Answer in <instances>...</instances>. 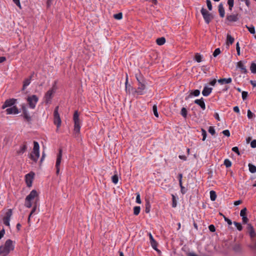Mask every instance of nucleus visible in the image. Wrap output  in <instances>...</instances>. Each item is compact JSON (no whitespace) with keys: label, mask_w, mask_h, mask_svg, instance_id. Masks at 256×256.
<instances>
[{"label":"nucleus","mask_w":256,"mask_h":256,"mask_svg":"<svg viewBox=\"0 0 256 256\" xmlns=\"http://www.w3.org/2000/svg\"><path fill=\"white\" fill-rule=\"evenodd\" d=\"M14 248V246L13 241L10 239H8L6 241L4 245L0 246V254H8Z\"/></svg>","instance_id":"obj_1"},{"label":"nucleus","mask_w":256,"mask_h":256,"mask_svg":"<svg viewBox=\"0 0 256 256\" xmlns=\"http://www.w3.org/2000/svg\"><path fill=\"white\" fill-rule=\"evenodd\" d=\"M79 115L78 110H75L73 115V120L74 122V131L76 136L80 134V129Z\"/></svg>","instance_id":"obj_2"},{"label":"nucleus","mask_w":256,"mask_h":256,"mask_svg":"<svg viewBox=\"0 0 256 256\" xmlns=\"http://www.w3.org/2000/svg\"><path fill=\"white\" fill-rule=\"evenodd\" d=\"M39 148L40 146L38 143L36 141H34L33 150L30 154V158L35 162L38 160L40 156Z\"/></svg>","instance_id":"obj_3"},{"label":"nucleus","mask_w":256,"mask_h":256,"mask_svg":"<svg viewBox=\"0 0 256 256\" xmlns=\"http://www.w3.org/2000/svg\"><path fill=\"white\" fill-rule=\"evenodd\" d=\"M200 12L203 16L205 22L206 24H209L210 22L214 18V15L208 12L204 8H202L200 10Z\"/></svg>","instance_id":"obj_4"},{"label":"nucleus","mask_w":256,"mask_h":256,"mask_svg":"<svg viewBox=\"0 0 256 256\" xmlns=\"http://www.w3.org/2000/svg\"><path fill=\"white\" fill-rule=\"evenodd\" d=\"M21 110L22 113L20 116L24 118L25 122H27L28 124H31L32 117L30 115L25 104H22L21 105Z\"/></svg>","instance_id":"obj_5"},{"label":"nucleus","mask_w":256,"mask_h":256,"mask_svg":"<svg viewBox=\"0 0 256 256\" xmlns=\"http://www.w3.org/2000/svg\"><path fill=\"white\" fill-rule=\"evenodd\" d=\"M56 81L54 82V84L53 85L52 88L49 90L44 95V100L46 104H48L50 102L52 98V94L55 92V90H56Z\"/></svg>","instance_id":"obj_6"},{"label":"nucleus","mask_w":256,"mask_h":256,"mask_svg":"<svg viewBox=\"0 0 256 256\" xmlns=\"http://www.w3.org/2000/svg\"><path fill=\"white\" fill-rule=\"evenodd\" d=\"M58 106H57L55 108L54 112V123L56 126L57 129L60 127L62 123L60 115L58 114Z\"/></svg>","instance_id":"obj_7"},{"label":"nucleus","mask_w":256,"mask_h":256,"mask_svg":"<svg viewBox=\"0 0 256 256\" xmlns=\"http://www.w3.org/2000/svg\"><path fill=\"white\" fill-rule=\"evenodd\" d=\"M38 98L35 94L28 96L27 98V102L29 105V107L32 109H34L35 108L36 104L38 102Z\"/></svg>","instance_id":"obj_8"},{"label":"nucleus","mask_w":256,"mask_h":256,"mask_svg":"<svg viewBox=\"0 0 256 256\" xmlns=\"http://www.w3.org/2000/svg\"><path fill=\"white\" fill-rule=\"evenodd\" d=\"M62 148H60L58 149V152L57 154L56 160V175H58L60 173V162L62 161Z\"/></svg>","instance_id":"obj_9"},{"label":"nucleus","mask_w":256,"mask_h":256,"mask_svg":"<svg viewBox=\"0 0 256 256\" xmlns=\"http://www.w3.org/2000/svg\"><path fill=\"white\" fill-rule=\"evenodd\" d=\"M34 176V173L32 172H30L25 176L26 183L28 187L32 186Z\"/></svg>","instance_id":"obj_10"},{"label":"nucleus","mask_w":256,"mask_h":256,"mask_svg":"<svg viewBox=\"0 0 256 256\" xmlns=\"http://www.w3.org/2000/svg\"><path fill=\"white\" fill-rule=\"evenodd\" d=\"M125 90L127 94H130L131 92L133 94H137L136 90L132 87L130 84H128V78L126 74V82H125Z\"/></svg>","instance_id":"obj_11"},{"label":"nucleus","mask_w":256,"mask_h":256,"mask_svg":"<svg viewBox=\"0 0 256 256\" xmlns=\"http://www.w3.org/2000/svg\"><path fill=\"white\" fill-rule=\"evenodd\" d=\"M239 14H227L226 18V23L227 22H236L239 20Z\"/></svg>","instance_id":"obj_12"},{"label":"nucleus","mask_w":256,"mask_h":256,"mask_svg":"<svg viewBox=\"0 0 256 256\" xmlns=\"http://www.w3.org/2000/svg\"><path fill=\"white\" fill-rule=\"evenodd\" d=\"M16 99L14 98L8 99L4 102V104L2 106V108L4 109L7 107L13 106L16 103Z\"/></svg>","instance_id":"obj_13"},{"label":"nucleus","mask_w":256,"mask_h":256,"mask_svg":"<svg viewBox=\"0 0 256 256\" xmlns=\"http://www.w3.org/2000/svg\"><path fill=\"white\" fill-rule=\"evenodd\" d=\"M148 236L150 238V244L152 248L158 252H160V251L157 248L158 244L156 242V241L154 239L152 234L150 233H149Z\"/></svg>","instance_id":"obj_14"},{"label":"nucleus","mask_w":256,"mask_h":256,"mask_svg":"<svg viewBox=\"0 0 256 256\" xmlns=\"http://www.w3.org/2000/svg\"><path fill=\"white\" fill-rule=\"evenodd\" d=\"M146 88V85L144 82H140L137 88V94L138 95H142L144 94V90Z\"/></svg>","instance_id":"obj_15"},{"label":"nucleus","mask_w":256,"mask_h":256,"mask_svg":"<svg viewBox=\"0 0 256 256\" xmlns=\"http://www.w3.org/2000/svg\"><path fill=\"white\" fill-rule=\"evenodd\" d=\"M8 114H16L20 112L19 110L16 106H14L12 107L8 108L6 110Z\"/></svg>","instance_id":"obj_16"},{"label":"nucleus","mask_w":256,"mask_h":256,"mask_svg":"<svg viewBox=\"0 0 256 256\" xmlns=\"http://www.w3.org/2000/svg\"><path fill=\"white\" fill-rule=\"evenodd\" d=\"M38 196V194L36 190H32L30 194L28 195L26 198V200H32Z\"/></svg>","instance_id":"obj_17"},{"label":"nucleus","mask_w":256,"mask_h":256,"mask_svg":"<svg viewBox=\"0 0 256 256\" xmlns=\"http://www.w3.org/2000/svg\"><path fill=\"white\" fill-rule=\"evenodd\" d=\"M194 104L198 105L202 110L206 109V104L204 102V99L202 98L200 99H196L194 101Z\"/></svg>","instance_id":"obj_18"},{"label":"nucleus","mask_w":256,"mask_h":256,"mask_svg":"<svg viewBox=\"0 0 256 256\" xmlns=\"http://www.w3.org/2000/svg\"><path fill=\"white\" fill-rule=\"evenodd\" d=\"M247 228L248 230L250 238H254L256 236V234L254 232V230L252 226L250 224H248Z\"/></svg>","instance_id":"obj_19"},{"label":"nucleus","mask_w":256,"mask_h":256,"mask_svg":"<svg viewBox=\"0 0 256 256\" xmlns=\"http://www.w3.org/2000/svg\"><path fill=\"white\" fill-rule=\"evenodd\" d=\"M26 149H27L26 142H24V144L22 146H20V150H17V152H16L18 156L22 154L26 151Z\"/></svg>","instance_id":"obj_20"},{"label":"nucleus","mask_w":256,"mask_h":256,"mask_svg":"<svg viewBox=\"0 0 256 256\" xmlns=\"http://www.w3.org/2000/svg\"><path fill=\"white\" fill-rule=\"evenodd\" d=\"M212 90V88L204 86L203 90L202 91V94L204 96H207L210 94Z\"/></svg>","instance_id":"obj_21"},{"label":"nucleus","mask_w":256,"mask_h":256,"mask_svg":"<svg viewBox=\"0 0 256 256\" xmlns=\"http://www.w3.org/2000/svg\"><path fill=\"white\" fill-rule=\"evenodd\" d=\"M237 66L238 68L240 69V72L242 73L246 74L248 71L246 69L245 66H244L242 61H240L238 62Z\"/></svg>","instance_id":"obj_22"},{"label":"nucleus","mask_w":256,"mask_h":256,"mask_svg":"<svg viewBox=\"0 0 256 256\" xmlns=\"http://www.w3.org/2000/svg\"><path fill=\"white\" fill-rule=\"evenodd\" d=\"M218 10L220 17L223 18L225 15V10L222 4L218 5Z\"/></svg>","instance_id":"obj_23"},{"label":"nucleus","mask_w":256,"mask_h":256,"mask_svg":"<svg viewBox=\"0 0 256 256\" xmlns=\"http://www.w3.org/2000/svg\"><path fill=\"white\" fill-rule=\"evenodd\" d=\"M232 79L231 78H220L218 80V82L221 84H230L232 82Z\"/></svg>","instance_id":"obj_24"},{"label":"nucleus","mask_w":256,"mask_h":256,"mask_svg":"<svg viewBox=\"0 0 256 256\" xmlns=\"http://www.w3.org/2000/svg\"><path fill=\"white\" fill-rule=\"evenodd\" d=\"M200 94V90H192L190 94L186 98V100H187L188 98H189L190 97H191L192 96H198Z\"/></svg>","instance_id":"obj_25"},{"label":"nucleus","mask_w":256,"mask_h":256,"mask_svg":"<svg viewBox=\"0 0 256 256\" xmlns=\"http://www.w3.org/2000/svg\"><path fill=\"white\" fill-rule=\"evenodd\" d=\"M234 38L230 34H227L226 36V44L230 45L232 44L234 42Z\"/></svg>","instance_id":"obj_26"},{"label":"nucleus","mask_w":256,"mask_h":256,"mask_svg":"<svg viewBox=\"0 0 256 256\" xmlns=\"http://www.w3.org/2000/svg\"><path fill=\"white\" fill-rule=\"evenodd\" d=\"M30 78H26L24 79L23 82V86L22 90H24L27 86H28L30 83Z\"/></svg>","instance_id":"obj_27"},{"label":"nucleus","mask_w":256,"mask_h":256,"mask_svg":"<svg viewBox=\"0 0 256 256\" xmlns=\"http://www.w3.org/2000/svg\"><path fill=\"white\" fill-rule=\"evenodd\" d=\"M156 42L158 45L162 46L166 42V38L164 37L158 38Z\"/></svg>","instance_id":"obj_28"},{"label":"nucleus","mask_w":256,"mask_h":256,"mask_svg":"<svg viewBox=\"0 0 256 256\" xmlns=\"http://www.w3.org/2000/svg\"><path fill=\"white\" fill-rule=\"evenodd\" d=\"M36 208H37V202L36 201L34 204V205L33 206V208H32V210L30 214H29V216H28V222H30V218L31 216L36 212Z\"/></svg>","instance_id":"obj_29"},{"label":"nucleus","mask_w":256,"mask_h":256,"mask_svg":"<svg viewBox=\"0 0 256 256\" xmlns=\"http://www.w3.org/2000/svg\"><path fill=\"white\" fill-rule=\"evenodd\" d=\"M233 250L236 252H240L242 250V247L240 244H236L233 246Z\"/></svg>","instance_id":"obj_30"},{"label":"nucleus","mask_w":256,"mask_h":256,"mask_svg":"<svg viewBox=\"0 0 256 256\" xmlns=\"http://www.w3.org/2000/svg\"><path fill=\"white\" fill-rule=\"evenodd\" d=\"M216 194L215 191L211 190L210 192V198L212 201H214L216 198Z\"/></svg>","instance_id":"obj_31"},{"label":"nucleus","mask_w":256,"mask_h":256,"mask_svg":"<svg viewBox=\"0 0 256 256\" xmlns=\"http://www.w3.org/2000/svg\"><path fill=\"white\" fill-rule=\"evenodd\" d=\"M249 170L252 173L256 172V166L252 164H248Z\"/></svg>","instance_id":"obj_32"},{"label":"nucleus","mask_w":256,"mask_h":256,"mask_svg":"<svg viewBox=\"0 0 256 256\" xmlns=\"http://www.w3.org/2000/svg\"><path fill=\"white\" fill-rule=\"evenodd\" d=\"M180 114L184 118H186L188 115V111L186 108L183 107L181 109Z\"/></svg>","instance_id":"obj_33"},{"label":"nucleus","mask_w":256,"mask_h":256,"mask_svg":"<svg viewBox=\"0 0 256 256\" xmlns=\"http://www.w3.org/2000/svg\"><path fill=\"white\" fill-rule=\"evenodd\" d=\"M12 214V209H8L6 213V216L4 218L10 219V218Z\"/></svg>","instance_id":"obj_34"},{"label":"nucleus","mask_w":256,"mask_h":256,"mask_svg":"<svg viewBox=\"0 0 256 256\" xmlns=\"http://www.w3.org/2000/svg\"><path fill=\"white\" fill-rule=\"evenodd\" d=\"M140 211V206H136L134 208V214L138 216Z\"/></svg>","instance_id":"obj_35"},{"label":"nucleus","mask_w":256,"mask_h":256,"mask_svg":"<svg viewBox=\"0 0 256 256\" xmlns=\"http://www.w3.org/2000/svg\"><path fill=\"white\" fill-rule=\"evenodd\" d=\"M246 28L248 29L249 32L252 34H254L256 33L255 28L252 25L250 26H246Z\"/></svg>","instance_id":"obj_36"},{"label":"nucleus","mask_w":256,"mask_h":256,"mask_svg":"<svg viewBox=\"0 0 256 256\" xmlns=\"http://www.w3.org/2000/svg\"><path fill=\"white\" fill-rule=\"evenodd\" d=\"M250 70L252 73L256 74V64L254 62L252 63L250 66Z\"/></svg>","instance_id":"obj_37"},{"label":"nucleus","mask_w":256,"mask_h":256,"mask_svg":"<svg viewBox=\"0 0 256 256\" xmlns=\"http://www.w3.org/2000/svg\"><path fill=\"white\" fill-rule=\"evenodd\" d=\"M228 9L230 11H232V8L234 5V0H228Z\"/></svg>","instance_id":"obj_38"},{"label":"nucleus","mask_w":256,"mask_h":256,"mask_svg":"<svg viewBox=\"0 0 256 256\" xmlns=\"http://www.w3.org/2000/svg\"><path fill=\"white\" fill-rule=\"evenodd\" d=\"M202 57L198 53H196L194 56V60L198 62H202Z\"/></svg>","instance_id":"obj_39"},{"label":"nucleus","mask_w":256,"mask_h":256,"mask_svg":"<svg viewBox=\"0 0 256 256\" xmlns=\"http://www.w3.org/2000/svg\"><path fill=\"white\" fill-rule=\"evenodd\" d=\"M112 180L114 184H116L118 181V178L117 174H115L112 177Z\"/></svg>","instance_id":"obj_40"},{"label":"nucleus","mask_w":256,"mask_h":256,"mask_svg":"<svg viewBox=\"0 0 256 256\" xmlns=\"http://www.w3.org/2000/svg\"><path fill=\"white\" fill-rule=\"evenodd\" d=\"M145 212L146 213H148L150 211V204L149 201H146L145 204Z\"/></svg>","instance_id":"obj_41"},{"label":"nucleus","mask_w":256,"mask_h":256,"mask_svg":"<svg viewBox=\"0 0 256 256\" xmlns=\"http://www.w3.org/2000/svg\"><path fill=\"white\" fill-rule=\"evenodd\" d=\"M234 224L235 225V226L236 227L237 229L239 231H241L242 230L243 228L240 223H239V222H234Z\"/></svg>","instance_id":"obj_42"},{"label":"nucleus","mask_w":256,"mask_h":256,"mask_svg":"<svg viewBox=\"0 0 256 256\" xmlns=\"http://www.w3.org/2000/svg\"><path fill=\"white\" fill-rule=\"evenodd\" d=\"M152 110H153L154 114V116H156V118H158V112L157 106L156 104L153 106H152Z\"/></svg>","instance_id":"obj_43"},{"label":"nucleus","mask_w":256,"mask_h":256,"mask_svg":"<svg viewBox=\"0 0 256 256\" xmlns=\"http://www.w3.org/2000/svg\"><path fill=\"white\" fill-rule=\"evenodd\" d=\"M224 164L226 168H228L232 166V162L228 159H226L224 160Z\"/></svg>","instance_id":"obj_44"},{"label":"nucleus","mask_w":256,"mask_h":256,"mask_svg":"<svg viewBox=\"0 0 256 256\" xmlns=\"http://www.w3.org/2000/svg\"><path fill=\"white\" fill-rule=\"evenodd\" d=\"M177 202L176 197L172 194V207L176 208V206Z\"/></svg>","instance_id":"obj_45"},{"label":"nucleus","mask_w":256,"mask_h":256,"mask_svg":"<svg viewBox=\"0 0 256 256\" xmlns=\"http://www.w3.org/2000/svg\"><path fill=\"white\" fill-rule=\"evenodd\" d=\"M247 209L246 208H242L240 212V216L242 217L246 216Z\"/></svg>","instance_id":"obj_46"},{"label":"nucleus","mask_w":256,"mask_h":256,"mask_svg":"<svg viewBox=\"0 0 256 256\" xmlns=\"http://www.w3.org/2000/svg\"><path fill=\"white\" fill-rule=\"evenodd\" d=\"M114 17L116 20H121L122 18V12H119L114 15Z\"/></svg>","instance_id":"obj_47"},{"label":"nucleus","mask_w":256,"mask_h":256,"mask_svg":"<svg viewBox=\"0 0 256 256\" xmlns=\"http://www.w3.org/2000/svg\"><path fill=\"white\" fill-rule=\"evenodd\" d=\"M180 184V192H181L182 194H185L186 192L188 189L186 188L185 187H184L182 186V183L181 184Z\"/></svg>","instance_id":"obj_48"},{"label":"nucleus","mask_w":256,"mask_h":256,"mask_svg":"<svg viewBox=\"0 0 256 256\" xmlns=\"http://www.w3.org/2000/svg\"><path fill=\"white\" fill-rule=\"evenodd\" d=\"M208 8L210 11H211L212 9V6L210 0H206Z\"/></svg>","instance_id":"obj_49"},{"label":"nucleus","mask_w":256,"mask_h":256,"mask_svg":"<svg viewBox=\"0 0 256 256\" xmlns=\"http://www.w3.org/2000/svg\"><path fill=\"white\" fill-rule=\"evenodd\" d=\"M32 200H25V204L24 206L28 208H30L32 206V204L31 202Z\"/></svg>","instance_id":"obj_50"},{"label":"nucleus","mask_w":256,"mask_h":256,"mask_svg":"<svg viewBox=\"0 0 256 256\" xmlns=\"http://www.w3.org/2000/svg\"><path fill=\"white\" fill-rule=\"evenodd\" d=\"M208 132L214 135L216 133L215 130L214 126H210L208 130Z\"/></svg>","instance_id":"obj_51"},{"label":"nucleus","mask_w":256,"mask_h":256,"mask_svg":"<svg viewBox=\"0 0 256 256\" xmlns=\"http://www.w3.org/2000/svg\"><path fill=\"white\" fill-rule=\"evenodd\" d=\"M220 48H216L214 53H213V56L214 57H216L218 54H220Z\"/></svg>","instance_id":"obj_52"},{"label":"nucleus","mask_w":256,"mask_h":256,"mask_svg":"<svg viewBox=\"0 0 256 256\" xmlns=\"http://www.w3.org/2000/svg\"><path fill=\"white\" fill-rule=\"evenodd\" d=\"M232 150L234 152H236L238 156L240 155V152L239 151V149H238V147H237V146L233 147L232 148Z\"/></svg>","instance_id":"obj_53"},{"label":"nucleus","mask_w":256,"mask_h":256,"mask_svg":"<svg viewBox=\"0 0 256 256\" xmlns=\"http://www.w3.org/2000/svg\"><path fill=\"white\" fill-rule=\"evenodd\" d=\"M10 220L7 218H3V222L6 226H10Z\"/></svg>","instance_id":"obj_54"},{"label":"nucleus","mask_w":256,"mask_h":256,"mask_svg":"<svg viewBox=\"0 0 256 256\" xmlns=\"http://www.w3.org/2000/svg\"><path fill=\"white\" fill-rule=\"evenodd\" d=\"M254 116V114L253 112H252L250 110H248V118H252Z\"/></svg>","instance_id":"obj_55"},{"label":"nucleus","mask_w":256,"mask_h":256,"mask_svg":"<svg viewBox=\"0 0 256 256\" xmlns=\"http://www.w3.org/2000/svg\"><path fill=\"white\" fill-rule=\"evenodd\" d=\"M136 202L138 203V204H140L142 203V201H141V200H140V194L139 193H136Z\"/></svg>","instance_id":"obj_56"},{"label":"nucleus","mask_w":256,"mask_h":256,"mask_svg":"<svg viewBox=\"0 0 256 256\" xmlns=\"http://www.w3.org/2000/svg\"><path fill=\"white\" fill-rule=\"evenodd\" d=\"M242 98L244 100H246L248 96V93L247 92L243 91L242 92Z\"/></svg>","instance_id":"obj_57"},{"label":"nucleus","mask_w":256,"mask_h":256,"mask_svg":"<svg viewBox=\"0 0 256 256\" xmlns=\"http://www.w3.org/2000/svg\"><path fill=\"white\" fill-rule=\"evenodd\" d=\"M236 50L237 54L238 56H240V46L238 42L236 44Z\"/></svg>","instance_id":"obj_58"},{"label":"nucleus","mask_w":256,"mask_h":256,"mask_svg":"<svg viewBox=\"0 0 256 256\" xmlns=\"http://www.w3.org/2000/svg\"><path fill=\"white\" fill-rule=\"evenodd\" d=\"M208 229L211 232H216V228L214 224H210L208 226Z\"/></svg>","instance_id":"obj_59"},{"label":"nucleus","mask_w":256,"mask_h":256,"mask_svg":"<svg viewBox=\"0 0 256 256\" xmlns=\"http://www.w3.org/2000/svg\"><path fill=\"white\" fill-rule=\"evenodd\" d=\"M12 1L20 9H22L20 0H12Z\"/></svg>","instance_id":"obj_60"},{"label":"nucleus","mask_w":256,"mask_h":256,"mask_svg":"<svg viewBox=\"0 0 256 256\" xmlns=\"http://www.w3.org/2000/svg\"><path fill=\"white\" fill-rule=\"evenodd\" d=\"M136 78L138 82V83H140V82H144V80H143V78L140 76V75L139 76H138L137 74H136Z\"/></svg>","instance_id":"obj_61"},{"label":"nucleus","mask_w":256,"mask_h":256,"mask_svg":"<svg viewBox=\"0 0 256 256\" xmlns=\"http://www.w3.org/2000/svg\"><path fill=\"white\" fill-rule=\"evenodd\" d=\"M222 133L226 136L229 137L230 136V132L229 130H226L222 131Z\"/></svg>","instance_id":"obj_62"},{"label":"nucleus","mask_w":256,"mask_h":256,"mask_svg":"<svg viewBox=\"0 0 256 256\" xmlns=\"http://www.w3.org/2000/svg\"><path fill=\"white\" fill-rule=\"evenodd\" d=\"M182 174L181 173L178 174V179L179 184H181L182 183Z\"/></svg>","instance_id":"obj_63"},{"label":"nucleus","mask_w":256,"mask_h":256,"mask_svg":"<svg viewBox=\"0 0 256 256\" xmlns=\"http://www.w3.org/2000/svg\"><path fill=\"white\" fill-rule=\"evenodd\" d=\"M250 146L252 148H256V140H254L251 142Z\"/></svg>","instance_id":"obj_64"}]
</instances>
